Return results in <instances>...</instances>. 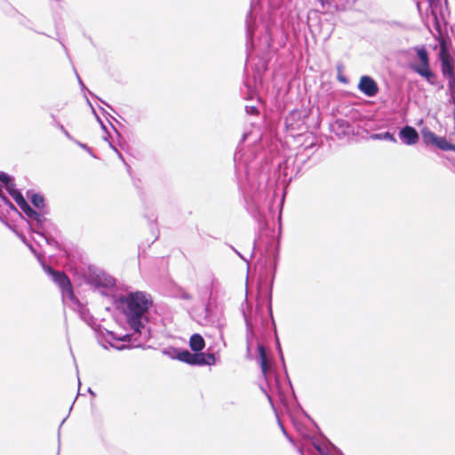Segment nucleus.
Instances as JSON below:
<instances>
[{"mask_svg": "<svg viewBox=\"0 0 455 455\" xmlns=\"http://www.w3.org/2000/svg\"><path fill=\"white\" fill-rule=\"evenodd\" d=\"M87 283L95 287L109 288L115 285V280L105 273L89 267L87 269Z\"/></svg>", "mask_w": 455, "mask_h": 455, "instance_id": "423d86ee", "label": "nucleus"}, {"mask_svg": "<svg viewBox=\"0 0 455 455\" xmlns=\"http://www.w3.org/2000/svg\"><path fill=\"white\" fill-rule=\"evenodd\" d=\"M12 180H13V179L10 175H8V174H6L4 172H0V181L4 185H6V184L10 183Z\"/></svg>", "mask_w": 455, "mask_h": 455, "instance_id": "a211bd4d", "label": "nucleus"}, {"mask_svg": "<svg viewBox=\"0 0 455 455\" xmlns=\"http://www.w3.org/2000/svg\"><path fill=\"white\" fill-rule=\"evenodd\" d=\"M30 230L33 233L38 235L43 240L46 242L47 244L53 247H58V242L52 235H57L59 233V230L51 220H49V226L46 227L44 229L30 228Z\"/></svg>", "mask_w": 455, "mask_h": 455, "instance_id": "0eeeda50", "label": "nucleus"}, {"mask_svg": "<svg viewBox=\"0 0 455 455\" xmlns=\"http://www.w3.org/2000/svg\"><path fill=\"white\" fill-rule=\"evenodd\" d=\"M399 137L406 145H415L419 141L418 132L414 127L409 125L400 131Z\"/></svg>", "mask_w": 455, "mask_h": 455, "instance_id": "9d476101", "label": "nucleus"}, {"mask_svg": "<svg viewBox=\"0 0 455 455\" xmlns=\"http://www.w3.org/2000/svg\"><path fill=\"white\" fill-rule=\"evenodd\" d=\"M77 78H78L79 84L81 85V87L83 89L84 87V82L79 76H77Z\"/></svg>", "mask_w": 455, "mask_h": 455, "instance_id": "6ab92c4d", "label": "nucleus"}, {"mask_svg": "<svg viewBox=\"0 0 455 455\" xmlns=\"http://www.w3.org/2000/svg\"><path fill=\"white\" fill-rule=\"evenodd\" d=\"M258 350L260 360L261 371L264 374H266L269 369L267 352L264 346H259Z\"/></svg>", "mask_w": 455, "mask_h": 455, "instance_id": "4468645a", "label": "nucleus"}, {"mask_svg": "<svg viewBox=\"0 0 455 455\" xmlns=\"http://www.w3.org/2000/svg\"><path fill=\"white\" fill-rule=\"evenodd\" d=\"M440 60L443 76L448 79V86L451 92H455V72L454 60L450 56L446 48L445 41L442 39L440 43Z\"/></svg>", "mask_w": 455, "mask_h": 455, "instance_id": "39448f33", "label": "nucleus"}, {"mask_svg": "<svg viewBox=\"0 0 455 455\" xmlns=\"http://www.w3.org/2000/svg\"><path fill=\"white\" fill-rule=\"evenodd\" d=\"M79 145L81 148H85V144L80 143Z\"/></svg>", "mask_w": 455, "mask_h": 455, "instance_id": "412c9836", "label": "nucleus"}, {"mask_svg": "<svg viewBox=\"0 0 455 455\" xmlns=\"http://www.w3.org/2000/svg\"><path fill=\"white\" fill-rule=\"evenodd\" d=\"M42 267L44 272L60 289L63 303L75 312H77L80 318L84 320V305L76 298L70 280L66 274L62 271L54 270L44 263H42Z\"/></svg>", "mask_w": 455, "mask_h": 455, "instance_id": "f03ea898", "label": "nucleus"}, {"mask_svg": "<svg viewBox=\"0 0 455 455\" xmlns=\"http://www.w3.org/2000/svg\"><path fill=\"white\" fill-rule=\"evenodd\" d=\"M178 359L181 362L187 363L193 365L195 354L190 353L188 350L181 351L178 354Z\"/></svg>", "mask_w": 455, "mask_h": 455, "instance_id": "dca6fc26", "label": "nucleus"}, {"mask_svg": "<svg viewBox=\"0 0 455 455\" xmlns=\"http://www.w3.org/2000/svg\"><path fill=\"white\" fill-rule=\"evenodd\" d=\"M87 391L92 394V395H94V393L91 390V388H87Z\"/></svg>", "mask_w": 455, "mask_h": 455, "instance_id": "aec40b11", "label": "nucleus"}, {"mask_svg": "<svg viewBox=\"0 0 455 455\" xmlns=\"http://www.w3.org/2000/svg\"><path fill=\"white\" fill-rule=\"evenodd\" d=\"M121 302L125 306L124 314L127 316L128 323L132 329L137 332H140L143 327L141 318L152 305L149 296L141 291L130 293L124 299H121Z\"/></svg>", "mask_w": 455, "mask_h": 455, "instance_id": "f257e3e1", "label": "nucleus"}, {"mask_svg": "<svg viewBox=\"0 0 455 455\" xmlns=\"http://www.w3.org/2000/svg\"><path fill=\"white\" fill-rule=\"evenodd\" d=\"M27 197L30 200L35 209L30 206V212L25 207L20 208L26 217L29 228L44 229L49 226L50 220L46 217L49 214V209L45 204L44 196L41 194L28 190Z\"/></svg>", "mask_w": 455, "mask_h": 455, "instance_id": "7ed1b4c3", "label": "nucleus"}, {"mask_svg": "<svg viewBox=\"0 0 455 455\" xmlns=\"http://www.w3.org/2000/svg\"><path fill=\"white\" fill-rule=\"evenodd\" d=\"M372 137L375 139H379V140H387L392 142H395V139L394 135L388 132L374 134Z\"/></svg>", "mask_w": 455, "mask_h": 455, "instance_id": "f3484780", "label": "nucleus"}, {"mask_svg": "<svg viewBox=\"0 0 455 455\" xmlns=\"http://www.w3.org/2000/svg\"><path fill=\"white\" fill-rule=\"evenodd\" d=\"M415 51L417 52L420 63L417 65H412V69L418 75L424 77L429 84L438 86L440 89H442L443 85L439 84L436 74L434 73L431 69L429 56L426 48L416 47Z\"/></svg>", "mask_w": 455, "mask_h": 455, "instance_id": "20e7f679", "label": "nucleus"}, {"mask_svg": "<svg viewBox=\"0 0 455 455\" xmlns=\"http://www.w3.org/2000/svg\"><path fill=\"white\" fill-rule=\"evenodd\" d=\"M322 3H323V0H320Z\"/></svg>", "mask_w": 455, "mask_h": 455, "instance_id": "4be33fe9", "label": "nucleus"}, {"mask_svg": "<svg viewBox=\"0 0 455 455\" xmlns=\"http://www.w3.org/2000/svg\"><path fill=\"white\" fill-rule=\"evenodd\" d=\"M216 363L215 355L212 353L204 354L201 352L195 353L193 365H214Z\"/></svg>", "mask_w": 455, "mask_h": 455, "instance_id": "9b49d317", "label": "nucleus"}, {"mask_svg": "<svg viewBox=\"0 0 455 455\" xmlns=\"http://www.w3.org/2000/svg\"><path fill=\"white\" fill-rule=\"evenodd\" d=\"M421 136H422V140L426 145H433L437 137L428 128H424L421 130Z\"/></svg>", "mask_w": 455, "mask_h": 455, "instance_id": "2eb2a0df", "label": "nucleus"}, {"mask_svg": "<svg viewBox=\"0 0 455 455\" xmlns=\"http://www.w3.org/2000/svg\"><path fill=\"white\" fill-rule=\"evenodd\" d=\"M358 89L368 97H373L379 92L377 83L368 76L361 77L358 84Z\"/></svg>", "mask_w": 455, "mask_h": 455, "instance_id": "6e6552de", "label": "nucleus"}, {"mask_svg": "<svg viewBox=\"0 0 455 455\" xmlns=\"http://www.w3.org/2000/svg\"><path fill=\"white\" fill-rule=\"evenodd\" d=\"M4 187L9 195L15 200L19 207H25L28 212H31L30 205L23 197L22 194L18 189H16L13 180L4 185Z\"/></svg>", "mask_w": 455, "mask_h": 455, "instance_id": "1a4fd4ad", "label": "nucleus"}, {"mask_svg": "<svg viewBox=\"0 0 455 455\" xmlns=\"http://www.w3.org/2000/svg\"><path fill=\"white\" fill-rule=\"evenodd\" d=\"M433 146L444 150V151H455V145L447 141L444 137H436V140Z\"/></svg>", "mask_w": 455, "mask_h": 455, "instance_id": "ddd939ff", "label": "nucleus"}, {"mask_svg": "<svg viewBox=\"0 0 455 455\" xmlns=\"http://www.w3.org/2000/svg\"><path fill=\"white\" fill-rule=\"evenodd\" d=\"M205 342L204 338L198 334H193L189 339V347L195 352H200L204 349Z\"/></svg>", "mask_w": 455, "mask_h": 455, "instance_id": "f8f14e48", "label": "nucleus"}]
</instances>
